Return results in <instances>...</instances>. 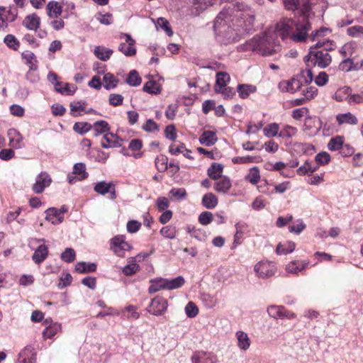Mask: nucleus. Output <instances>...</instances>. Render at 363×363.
I'll return each mask as SVG.
<instances>
[{
	"label": "nucleus",
	"mask_w": 363,
	"mask_h": 363,
	"mask_svg": "<svg viewBox=\"0 0 363 363\" xmlns=\"http://www.w3.org/2000/svg\"><path fill=\"white\" fill-rule=\"evenodd\" d=\"M328 33H330L328 28H321L313 34L312 42L316 41V43L310 48L308 54L304 57L307 67L325 68L330 65L332 57L329 52L334 50L336 45L333 40L325 38Z\"/></svg>",
	"instance_id": "f257e3e1"
},
{
	"label": "nucleus",
	"mask_w": 363,
	"mask_h": 363,
	"mask_svg": "<svg viewBox=\"0 0 363 363\" xmlns=\"http://www.w3.org/2000/svg\"><path fill=\"white\" fill-rule=\"evenodd\" d=\"M252 51L263 56H270L281 49L278 40L272 31H267L262 35H256L249 41Z\"/></svg>",
	"instance_id": "f03ea898"
},
{
	"label": "nucleus",
	"mask_w": 363,
	"mask_h": 363,
	"mask_svg": "<svg viewBox=\"0 0 363 363\" xmlns=\"http://www.w3.org/2000/svg\"><path fill=\"white\" fill-rule=\"evenodd\" d=\"M301 16V19L296 21L289 40L295 43H305L308 40L312 41L313 34L315 33V30L309 34V32L312 30L311 23L308 21L309 16Z\"/></svg>",
	"instance_id": "7ed1b4c3"
},
{
	"label": "nucleus",
	"mask_w": 363,
	"mask_h": 363,
	"mask_svg": "<svg viewBox=\"0 0 363 363\" xmlns=\"http://www.w3.org/2000/svg\"><path fill=\"white\" fill-rule=\"evenodd\" d=\"M247 9H248L246 6ZM245 6L242 4H238L236 5L229 6L228 8H224L216 16L213 28L215 30L221 26L223 24H225L227 22L228 18L231 16H236L239 18H244L243 12L245 11Z\"/></svg>",
	"instance_id": "20e7f679"
},
{
	"label": "nucleus",
	"mask_w": 363,
	"mask_h": 363,
	"mask_svg": "<svg viewBox=\"0 0 363 363\" xmlns=\"http://www.w3.org/2000/svg\"><path fill=\"white\" fill-rule=\"evenodd\" d=\"M296 20L291 18H281L276 24L273 32L275 38L280 37L282 40L289 39Z\"/></svg>",
	"instance_id": "39448f33"
},
{
	"label": "nucleus",
	"mask_w": 363,
	"mask_h": 363,
	"mask_svg": "<svg viewBox=\"0 0 363 363\" xmlns=\"http://www.w3.org/2000/svg\"><path fill=\"white\" fill-rule=\"evenodd\" d=\"M168 308V301L162 296H157L151 300L146 308L147 311L154 315H164Z\"/></svg>",
	"instance_id": "423d86ee"
},
{
	"label": "nucleus",
	"mask_w": 363,
	"mask_h": 363,
	"mask_svg": "<svg viewBox=\"0 0 363 363\" xmlns=\"http://www.w3.org/2000/svg\"><path fill=\"white\" fill-rule=\"evenodd\" d=\"M284 8L288 11H298L301 16H309L311 4L308 0H283Z\"/></svg>",
	"instance_id": "0eeeda50"
},
{
	"label": "nucleus",
	"mask_w": 363,
	"mask_h": 363,
	"mask_svg": "<svg viewBox=\"0 0 363 363\" xmlns=\"http://www.w3.org/2000/svg\"><path fill=\"white\" fill-rule=\"evenodd\" d=\"M110 249L118 257H123L125 252L131 249V246L125 241V236L118 235L111 239Z\"/></svg>",
	"instance_id": "6e6552de"
},
{
	"label": "nucleus",
	"mask_w": 363,
	"mask_h": 363,
	"mask_svg": "<svg viewBox=\"0 0 363 363\" xmlns=\"http://www.w3.org/2000/svg\"><path fill=\"white\" fill-rule=\"evenodd\" d=\"M276 270V266L273 262H259L255 266V271L262 278H268L274 276Z\"/></svg>",
	"instance_id": "1a4fd4ad"
},
{
	"label": "nucleus",
	"mask_w": 363,
	"mask_h": 363,
	"mask_svg": "<svg viewBox=\"0 0 363 363\" xmlns=\"http://www.w3.org/2000/svg\"><path fill=\"white\" fill-rule=\"evenodd\" d=\"M125 38V42L121 43L118 46V50L125 56L131 57L136 54V49L134 47L135 41L127 33H121V38Z\"/></svg>",
	"instance_id": "9d476101"
},
{
	"label": "nucleus",
	"mask_w": 363,
	"mask_h": 363,
	"mask_svg": "<svg viewBox=\"0 0 363 363\" xmlns=\"http://www.w3.org/2000/svg\"><path fill=\"white\" fill-rule=\"evenodd\" d=\"M52 179L50 174L46 172H41L36 177L35 184L32 186V190L35 194H41L45 189L50 185Z\"/></svg>",
	"instance_id": "9b49d317"
},
{
	"label": "nucleus",
	"mask_w": 363,
	"mask_h": 363,
	"mask_svg": "<svg viewBox=\"0 0 363 363\" xmlns=\"http://www.w3.org/2000/svg\"><path fill=\"white\" fill-rule=\"evenodd\" d=\"M278 86L282 92L294 94L301 89L302 84L298 79L291 78L289 80L280 82Z\"/></svg>",
	"instance_id": "f8f14e48"
},
{
	"label": "nucleus",
	"mask_w": 363,
	"mask_h": 363,
	"mask_svg": "<svg viewBox=\"0 0 363 363\" xmlns=\"http://www.w3.org/2000/svg\"><path fill=\"white\" fill-rule=\"evenodd\" d=\"M216 356L211 352L196 351L191 356L192 363H216Z\"/></svg>",
	"instance_id": "ddd939ff"
},
{
	"label": "nucleus",
	"mask_w": 363,
	"mask_h": 363,
	"mask_svg": "<svg viewBox=\"0 0 363 363\" xmlns=\"http://www.w3.org/2000/svg\"><path fill=\"white\" fill-rule=\"evenodd\" d=\"M123 140L116 134L107 133L103 136L101 145L103 148L118 147L122 145Z\"/></svg>",
	"instance_id": "4468645a"
},
{
	"label": "nucleus",
	"mask_w": 363,
	"mask_h": 363,
	"mask_svg": "<svg viewBox=\"0 0 363 363\" xmlns=\"http://www.w3.org/2000/svg\"><path fill=\"white\" fill-rule=\"evenodd\" d=\"M18 363H35L36 352L30 346L26 347L18 354Z\"/></svg>",
	"instance_id": "2eb2a0df"
},
{
	"label": "nucleus",
	"mask_w": 363,
	"mask_h": 363,
	"mask_svg": "<svg viewBox=\"0 0 363 363\" xmlns=\"http://www.w3.org/2000/svg\"><path fill=\"white\" fill-rule=\"evenodd\" d=\"M94 191L101 195L109 192L112 199H115L116 197L115 186L111 183H107L106 182H98L94 186Z\"/></svg>",
	"instance_id": "dca6fc26"
},
{
	"label": "nucleus",
	"mask_w": 363,
	"mask_h": 363,
	"mask_svg": "<svg viewBox=\"0 0 363 363\" xmlns=\"http://www.w3.org/2000/svg\"><path fill=\"white\" fill-rule=\"evenodd\" d=\"M335 118L339 126H341L345 124L355 125L359 122L358 118L356 117V116L352 113L351 112L338 113L336 116Z\"/></svg>",
	"instance_id": "f3484780"
},
{
	"label": "nucleus",
	"mask_w": 363,
	"mask_h": 363,
	"mask_svg": "<svg viewBox=\"0 0 363 363\" xmlns=\"http://www.w3.org/2000/svg\"><path fill=\"white\" fill-rule=\"evenodd\" d=\"M48 323L49 325H48L43 332V335L45 338H52L62 329L61 324L58 323H52L51 319H45L43 324L47 325Z\"/></svg>",
	"instance_id": "a211bd4d"
},
{
	"label": "nucleus",
	"mask_w": 363,
	"mask_h": 363,
	"mask_svg": "<svg viewBox=\"0 0 363 363\" xmlns=\"http://www.w3.org/2000/svg\"><path fill=\"white\" fill-rule=\"evenodd\" d=\"M22 24L28 30H37L40 27V18L36 13H33L26 16Z\"/></svg>",
	"instance_id": "6ab92c4d"
},
{
	"label": "nucleus",
	"mask_w": 363,
	"mask_h": 363,
	"mask_svg": "<svg viewBox=\"0 0 363 363\" xmlns=\"http://www.w3.org/2000/svg\"><path fill=\"white\" fill-rule=\"evenodd\" d=\"M45 219L51 222L53 225H58L64 220V216L56 208H49L45 211Z\"/></svg>",
	"instance_id": "aec40b11"
},
{
	"label": "nucleus",
	"mask_w": 363,
	"mask_h": 363,
	"mask_svg": "<svg viewBox=\"0 0 363 363\" xmlns=\"http://www.w3.org/2000/svg\"><path fill=\"white\" fill-rule=\"evenodd\" d=\"M217 140L216 133L211 130L204 131L199 137L200 143L207 147L213 145Z\"/></svg>",
	"instance_id": "412c9836"
},
{
	"label": "nucleus",
	"mask_w": 363,
	"mask_h": 363,
	"mask_svg": "<svg viewBox=\"0 0 363 363\" xmlns=\"http://www.w3.org/2000/svg\"><path fill=\"white\" fill-rule=\"evenodd\" d=\"M55 89L57 92L60 93L61 94L70 96L74 94L77 89V86L67 82L64 83L61 82L55 83Z\"/></svg>",
	"instance_id": "4be33fe9"
},
{
	"label": "nucleus",
	"mask_w": 363,
	"mask_h": 363,
	"mask_svg": "<svg viewBox=\"0 0 363 363\" xmlns=\"http://www.w3.org/2000/svg\"><path fill=\"white\" fill-rule=\"evenodd\" d=\"M48 255V248L45 245H41L35 250L33 255L32 259L37 264H41Z\"/></svg>",
	"instance_id": "5701e85b"
},
{
	"label": "nucleus",
	"mask_w": 363,
	"mask_h": 363,
	"mask_svg": "<svg viewBox=\"0 0 363 363\" xmlns=\"http://www.w3.org/2000/svg\"><path fill=\"white\" fill-rule=\"evenodd\" d=\"M231 186L230 179L227 177H223L215 183L214 189L218 193L225 194L231 188Z\"/></svg>",
	"instance_id": "b1692460"
},
{
	"label": "nucleus",
	"mask_w": 363,
	"mask_h": 363,
	"mask_svg": "<svg viewBox=\"0 0 363 363\" xmlns=\"http://www.w3.org/2000/svg\"><path fill=\"white\" fill-rule=\"evenodd\" d=\"M167 279L157 278L151 279V285L148 288V293L152 294L159 291L167 289L166 288Z\"/></svg>",
	"instance_id": "393cba45"
},
{
	"label": "nucleus",
	"mask_w": 363,
	"mask_h": 363,
	"mask_svg": "<svg viewBox=\"0 0 363 363\" xmlns=\"http://www.w3.org/2000/svg\"><path fill=\"white\" fill-rule=\"evenodd\" d=\"M309 262H303V261H293L289 262L286 267V270L292 274H298V272L303 270L308 265Z\"/></svg>",
	"instance_id": "a878e982"
},
{
	"label": "nucleus",
	"mask_w": 363,
	"mask_h": 363,
	"mask_svg": "<svg viewBox=\"0 0 363 363\" xmlns=\"http://www.w3.org/2000/svg\"><path fill=\"white\" fill-rule=\"evenodd\" d=\"M223 171V166L221 164L213 163L211 166L208 169L207 173L208 177L213 179L218 180L221 178V175Z\"/></svg>",
	"instance_id": "bb28decb"
},
{
	"label": "nucleus",
	"mask_w": 363,
	"mask_h": 363,
	"mask_svg": "<svg viewBox=\"0 0 363 363\" xmlns=\"http://www.w3.org/2000/svg\"><path fill=\"white\" fill-rule=\"evenodd\" d=\"M230 75L224 72H219L216 74V82L214 86L215 92L218 91V89H220L223 87L227 86V83L230 81Z\"/></svg>",
	"instance_id": "cd10ccee"
},
{
	"label": "nucleus",
	"mask_w": 363,
	"mask_h": 363,
	"mask_svg": "<svg viewBox=\"0 0 363 363\" xmlns=\"http://www.w3.org/2000/svg\"><path fill=\"white\" fill-rule=\"evenodd\" d=\"M48 15L50 18H57L62 12V6L57 1H50L47 5Z\"/></svg>",
	"instance_id": "c85d7f7f"
},
{
	"label": "nucleus",
	"mask_w": 363,
	"mask_h": 363,
	"mask_svg": "<svg viewBox=\"0 0 363 363\" xmlns=\"http://www.w3.org/2000/svg\"><path fill=\"white\" fill-rule=\"evenodd\" d=\"M257 90L255 86L250 84H242L238 86V93L241 99L247 98L250 94L255 92Z\"/></svg>",
	"instance_id": "c756f323"
},
{
	"label": "nucleus",
	"mask_w": 363,
	"mask_h": 363,
	"mask_svg": "<svg viewBox=\"0 0 363 363\" xmlns=\"http://www.w3.org/2000/svg\"><path fill=\"white\" fill-rule=\"evenodd\" d=\"M218 203V198L213 193L206 194L202 198V204L208 209L214 208Z\"/></svg>",
	"instance_id": "7c9ffc66"
},
{
	"label": "nucleus",
	"mask_w": 363,
	"mask_h": 363,
	"mask_svg": "<svg viewBox=\"0 0 363 363\" xmlns=\"http://www.w3.org/2000/svg\"><path fill=\"white\" fill-rule=\"evenodd\" d=\"M113 53V50L103 46H97L94 49V54L97 58L102 61L108 60Z\"/></svg>",
	"instance_id": "2f4dec72"
},
{
	"label": "nucleus",
	"mask_w": 363,
	"mask_h": 363,
	"mask_svg": "<svg viewBox=\"0 0 363 363\" xmlns=\"http://www.w3.org/2000/svg\"><path fill=\"white\" fill-rule=\"evenodd\" d=\"M296 247V244L292 241H286L284 243H279L276 249L278 255L289 254L292 252Z\"/></svg>",
	"instance_id": "473e14b6"
},
{
	"label": "nucleus",
	"mask_w": 363,
	"mask_h": 363,
	"mask_svg": "<svg viewBox=\"0 0 363 363\" xmlns=\"http://www.w3.org/2000/svg\"><path fill=\"white\" fill-rule=\"evenodd\" d=\"M344 142L345 138L343 136L337 135L330 140L328 144V147L331 151H340V148L344 144Z\"/></svg>",
	"instance_id": "72a5a7b5"
},
{
	"label": "nucleus",
	"mask_w": 363,
	"mask_h": 363,
	"mask_svg": "<svg viewBox=\"0 0 363 363\" xmlns=\"http://www.w3.org/2000/svg\"><path fill=\"white\" fill-rule=\"evenodd\" d=\"M236 335L238 342V347L244 350H247L250 345V340L247 334L243 331H238Z\"/></svg>",
	"instance_id": "f704fd0d"
},
{
	"label": "nucleus",
	"mask_w": 363,
	"mask_h": 363,
	"mask_svg": "<svg viewBox=\"0 0 363 363\" xmlns=\"http://www.w3.org/2000/svg\"><path fill=\"white\" fill-rule=\"evenodd\" d=\"M75 270L81 274L94 272L96 270V265L94 263L87 264L86 262H78L75 265Z\"/></svg>",
	"instance_id": "c9c22d12"
},
{
	"label": "nucleus",
	"mask_w": 363,
	"mask_h": 363,
	"mask_svg": "<svg viewBox=\"0 0 363 363\" xmlns=\"http://www.w3.org/2000/svg\"><path fill=\"white\" fill-rule=\"evenodd\" d=\"M72 174L78 176L79 180L85 179L89 176L86 171V165L82 162L77 163L74 165Z\"/></svg>",
	"instance_id": "e433bc0d"
},
{
	"label": "nucleus",
	"mask_w": 363,
	"mask_h": 363,
	"mask_svg": "<svg viewBox=\"0 0 363 363\" xmlns=\"http://www.w3.org/2000/svg\"><path fill=\"white\" fill-rule=\"evenodd\" d=\"M155 164L156 169L160 172H165L168 168V158L167 156L160 155L155 160Z\"/></svg>",
	"instance_id": "4c0bfd02"
},
{
	"label": "nucleus",
	"mask_w": 363,
	"mask_h": 363,
	"mask_svg": "<svg viewBox=\"0 0 363 363\" xmlns=\"http://www.w3.org/2000/svg\"><path fill=\"white\" fill-rule=\"evenodd\" d=\"M351 92L352 89L349 86L341 87L337 90L334 98L337 101H342L343 100H346L347 101Z\"/></svg>",
	"instance_id": "58836bf2"
},
{
	"label": "nucleus",
	"mask_w": 363,
	"mask_h": 363,
	"mask_svg": "<svg viewBox=\"0 0 363 363\" xmlns=\"http://www.w3.org/2000/svg\"><path fill=\"white\" fill-rule=\"evenodd\" d=\"M94 131L96 132V135L103 133H109L110 126L109 124L105 121H99L94 123L92 125Z\"/></svg>",
	"instance_id": "ea45409f"
},
{
	"label": "nucleus",
	"mask_w": 363,
	"mask_h": 363,
	"mask_svg": "<svg viewBox=\"0 0 363 363\" xmlns=\"http://www.w3.org/2000/svg\"><path fill=\"white\" fill-rule=\"evenodd\" d=\"M245 179L252 184H257L260 180L259 168L257 167L251 168L249 173L245 176Z\"/></svg>",
	"instance_id": "a19ab883"
},
{
	"label": "nucleus",
	"mask_w": 363,
	"mask_h": 363,
	"mask_svg": "<svg viewBox=\"0 0 363 363\" xmlns=\"http://www.w3.org/2000/svg\"><path fill=\"white\" fill-rule=\"evenodd\" d=\"M92 125L87 122H77L73 125V130L80 135H84L91 130Z\"/></svg>",
	"instance_id": "79ce46f5"
},
{
	"label": "nucleus",
	"mask_w": 363,
	"mask_h": 363,
	"mask_svg": "<svg viewBox=\"0 0 363 363\" xmlns=\"http://www.w3.org/2000/svg\"><path fill=\"white\" fill-rule=\"evenodd\" d=\"M279 130V125L276 123H269L263 129L264 134L267 138L275 137L277 135Z\"/></svg>",
	"instance_id": "37998d69"
},
{
	"label": "nucleus",
	"mask_w": 363,
	"mask_h": 363,
	"mask_svg": "<svg viewBox=\"0 0 363 363\" xmlns=\"http://www.w3.org/2000/svg\"><path fill=\"white\" fill-rule=\"evenodd\" d=\"M184 279L181 276L172 280L167 279L166 288L168 290L179 289L184 284Z\"/></svg>",
	"instance_id": "c03bdc74"
},
{
	"label": "nucleus",
	"mask_w": 363,
	"mask_h": 363,
	"mask_svg": "<svg viewBox=\"0 0 363 363\" xmlns=\"http://www.w3.org/2000/svg\"><path fill=\"white\" fill-rule=\"evenodd\" d=\"M103 80L105 83L104 87L106 89H111L115 88L118 82V80L111 73H106L103 77Z\"/></svg>",
	"instance_id": "a18cd8bd"
},
{
	"label": "nucleus",
	"mask_w": 363,
	"mask_h": 363,
	"mask_svg": "<svg viewBox=\"0 0 363 363\" xmlns=\"http://www.w3.org/2000/svg\"><path fill=\"white\" fill-rule=\"evenodd\" d=\"M143 90L149 94H157L160 92V87L155 81L150 80L144 84Z\"/></svg>",
	"instance_id": "49530a36"
},
{
	"label": "nucleus",
	"mask_w": 363,
	"mask_h": 363,
	"mask_svg": "<svg viewBox=\"0 0 363 363\" xmlns=\"http://www.w3.org/2000/svg\"><path fill=\"white\" fill-rule=\"evenodd\" d=\"M300 90H301L302 94L307 101L313 99L318 94V89L313 86H307L303 88L302 86Z\"/></svg>",
	"instance_id": "de8ad7c7"
},
{
	"label": "nucleus",
	"mask_w": 363,
	"mask_h": 363,
	"mask_svg": "<svg viewBox=\"0 0 363 363\" xmlns=\"http://www.w3.org/2000/svg\"><path fill=\"white\" fill-rule=\"evenodd\" d=\"M4 42L9 48L13 50H18L20 48V42L13 35L9 34L6 35Z\"/></svg>",
	"instance_id": "09e8293b"
},
{
	"label": "nucleus",
	"mask_w": 363,
	"mask_h": 363,
	"mask_svg": "<svg viewBox=\"0 0 363 363\" xmlns=\"http://www.w3.org/2000/svg\"><path fill=\"white\" fill-rule=\"evenodd\" d=\"M61 259L67 263H71L74 262L76 259V253L74 249L71 247H67L65 250L61 254Z\"/></svg>",
	"instance_id": "8fccbe9b"
},
{
	"label": "nucleus",
	"mask_w": 363,
	"mask_h": 363,
	"mask_svg": "<svg viewBox=\"0 0 363 363\" xmlns=\"http://www.w3.org/2000/svg\"><path fill=\"white\" fill-rule=\"evenodd\" d=\"M259 157H235L232 159V162L234 164H247L252 162H258L259 161Z\"/></svg>",
	"instance_id": "3c124183"
},
{
	"label": "nucleus",
	"mask_w": 363,
	"mask_h": 363,
	"mask_svg": "<svg viewBox=\"0 0 363 363\" xmlns=\"http://www.w3.org/2000/svg\"><path fill=\"white\" fill-rule=\"evenodd\" d=\"M160 234L165 238L174 239L176 237L177 230L172 225H166L161 228Z\"/></svg>",
	"instance_id": "603ef678"
},
{
	"label": "nucleus",
	"mask_w": 363,
	"mask_h": 363,
	"mask_svg": "<svg viewBox=\"0 0 363 363\" xmlns=\"http://www.w3.org/2000/svg\"><path fill=\"white\" fill-rule=\"evenodd\" d=\"M169 194L177 201L185 199L187 196L186 191L184 188H173L169 191Z\"/></svg>",
	"instance_id": "864d4df0"
},
{
	"label": "nucleus",
	"mask_w": 363,
	"mask_h": 363,
	"mask_svg": "<svg viewBox=\"0 0 363 363\" xmlns=\"http://www.w3.org/2000/svg\"><path fill=\"white\" fill-rule=\"evenodd\" d=\"M347 34L352 38H363V26H354L347 29Z\"/></svg>",
	"instance_id": "5fc2aeb1"
},
{
	"label": "nucleus",
	"mask_w": 363,
	"mask_h": 363,
	"mask_svg": "<svg viewBox=\"0 0 363 363\" xmlns=\"http://www.w3.org/2000/svg\"><path fill=\"white\" fill-rule=\"evenodd\" d=\"M126 82L130 86H136L140 84L141 78L135 70H132L130 72Z\"/></svg>",
	"instance_id": "6e6d98bb"
},
{
	"label": "nucleus",
	"mask_w": 363,
	"mask_h": 363,
	"mask_svg": "<svg viewBox=\"0 0 363 363\" xmlns=\"http://www.w3.org/2000/svg\"><path fill=\"white\" fill-rule=\"evenodd\" d=\"M142 128L147 133H155L160 130L158 124L152 119H147L146 123L143 125Z\"/></svg>",
	"instance_id": "4d7b16f0"
},
{
	"label": "nucleus",
	"mask_w": 363,
	"mask_h": 363,
	"mask_svg": "<svg viewBox=\"0 0 363 363\" xmlns=\"http://www.w3.org/2000/svg\"><path fill=\"white\" fill-rule=\"evenodd\" d=\"M169 152L174 155H177L180 153H184V152H191L189 150L186 148V146L184 143H181L179 145L172 144L169 147Z\"/></svg>",
	"instance_id": "13d9d810"
},
{
	"label": "nucleus",
	"mask_w": 363,
	"mask_h": 363,
	"mask_svg": "<svg viewBox=\"0 0 363 363\" xmlns=\"http://www.w3.org/2000/svg\"><path fill=\"white\" fill-rule=\"evenodd\" d=\"M185 312L189 318H194L199 313V308L194 302L189 301L185 307Z\"/></svg>",
	"instance_id": "bf43d9fd"
},
{
	"label": "nucleus",
	"mask_w": 363,
	"mask_h": 363,
	"mask_svg": "<svg viewBox=\"0 0 363 363\" xmlns=\"http://www.w3.org/2000/svg\"><path fill=\"white\" fill-rule=\"evenodd\" d=\"M156 206L160 212L166 211L169 206V201L167 198L160 196L156 200Z\"/></svg>",
	"instance_id": "052dcab7"
},
{
	"label": "nucleus",
	"mask_w": 363,
	"mask_h": 363,
	"mask_svg": "<svg viewBox=\"0 0 363 363\" xmlns=\"http://www.w3.org/2000/svg\"><path fill=\"white\" fill-rule=\"evenodd\" d=\"M315 161L320 165H325L330 161V155L327 152H322L315 155Z\"/></svg>",
	"instance_id": "680f3d73"
},
{
	"label": "nucleus",
	"mask_w": 363,
	"mask_h": 363,
	"mask_svg": "<svg viewBox=\"0 0 363 363\" xmlns=\"http://www.w3.org/2000/svg\"><path fill=\"white\" fill-rule=\"evenodd\" d=\"M157 24L160 27H161L169 36H172L173 35V31L169 26V21L164 18L160 17L157 18Z\"/></svg>",
	"instance_id": "e2e57ef3"
},
{
	"label": "nucleus",
	"mask_w": 363,
	"mask_h": 363,
	"mask_svg": "<svg viewBox=\"0 0 363 363\" xmlns=\"http://www.w3.org/2000/svg\"><path fill=\"white\" fill-rule=\"evenodd\" d=\"M281 310H283V306L272 305L267 308V313L270 317L278 319L279 318Z\"/></svg>",
	"instance_id": "0e129e2a"
},
{
	"label": "nucleus",
	"mask_w": 363,
	"mask_h": 363,
	"mask_svg": "<svg viewBox=\"0 0 363 363\" xmlns=\"http://www.w3.org/2000/svg\"><path fill=\"white\" fill-rule=\"evenodd\" d=\"M347 103L350 105L363 104V91L354 94H352L351 92L347 99Z\"/></svg>",
	"instance_id": "69168bd1"
},
{
	"label": "nucleus",
	"mask_w": 363,
	"mask_h": 363,
	"mask_svg": "<svg viewBox=\"0 0 363 363\" xmlns=\"http://www.w3.org/2000/svg\"><path fill=\"white\" fill-rule=\"evenodd\" d=\"M297 129L293 126L286 125L279 133V137L282 138H291L295 135Z\"/></svg>",
	"instance_id": "338daca9"
},
{
	"label": "nucleus",
	"mask_w": 363,
	"mask_h": 363,
	"mask_svg": "<svg viewBox=\"0 0 363 363\" xmlns=\"http://www.w3.org/2000/svg\"><path fill=\"white\" fill-rule=\"evenodd\" d=\"M213 220V214L209 211H203L199 216V221L201 225H206Z\"/></svg>",
	"instance_id": "774afa93"
}]
</instances>
